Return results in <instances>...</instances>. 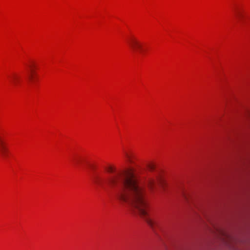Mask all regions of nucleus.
<instances>
[{
  "label": "nucleus",
  "instance_id": "nucleus-1",
  "mask_svg": "<svg viewBox=\"0 0 250 250\" xmlns=\"http://www.w3.org/2000/svg\"><path fill=\"white\" fill-rule=\"evenodd\" d=\"M93 182L97 185L104 188L106 182L111 188L116 187L119 184L123 187L116 194L117 199L123 206L130 208L138 212L153 228L155 222L148 214V205L145 198L144 188L139 186L136 172L132 169L123 173H117L111 176L106 181L99 175L93 177Z\"/></svg>",
  "mask_w": 250,
  "mask_h": 250
},
{
  "label": "nucleus",
  "instance_id": "nucleus-2",
  "mask_svg": "<svg viewBox=\"0 0 250 250\" xmlns=\"http://www.w3.org/2000/svg\"><path fill=\"white\" fill-rule=\"evenodd\" d=\"M128 44L134 52L143 51V45L142 43L135 38H131L128 41Z\"/></svg>",
  "mask_w": 250,
  "mask_h": 250
},
{
  "label": "nucleus",
  "instance_id": "nucleus-3",
  "mask_svg": "<svg viewBox=\"0 0 250 250\" xmlns=\"http://www.w3.org/2000/svg\"><path fill=\"white\" fill-rule=\"evenodd\" d=\"M0 154L3 158H5L8 155V149L6 143L3 139L0 136Z\"/></svg>",
  "mask_w": 250,
  "mask_h": 250
},
{
  "label": "nucleus",
  "instance_id": "nucleus-4",
  "mask_svg": "<svg viewBox=\"0 0 250 250\" xmlns=\"http://www.w3.org/2000/svg\"><path fill=\"white\" fill-rule=\"evenodd\" d=\"M161 183V181L158 179H155L150 178L146 182V185L150 190H152L157 183Z\"/></svg>",
  "mask_w": 250,
  "mask_h": 250
},
{
  "label": "nucleus",
  "instance_id": "nucleus-5",
  "mask_svg": "<svg viewBox=\"0 0 250 250\" xmlns=\"http://www.w3.org/2000/svg\"><path fill=\"white\" fill-rule=\"evenodd\" d=\"M10 79L13 84L16 86L21 81V77L17 73H13L10 76Z\"/></svg>",
  "mask_w": 250,
  "mask_h": 250
},
{
  "label": "nucleus",
  "instance_id": "nucleus-6",
  "mask_svg": "<svg viewBox=\"0 0 250 250\" xmlns=\"http://www.w3.org/2000/svg\"><path fill=\"white\" fill-rule=\"evenodd\" d=\"M235 14L236 17L237 18L238 21H240V22L242 21L243 18L244 17V15L243 14L242 11L237 8L235 11Z\"/></svg>",
  "mask_w": 250,
  "mask_h": 250
},
{
  "label": "nucleus",
  "instance_id": "nucleus-7",
  "mask_svg": "<svg viewBox=\"0 0 250 250\" xmlns=\"http://www.w3.org/2000/svg\"><path fill=\"white\" fill-rule=\"evenodd\" d=\"M35 73L34 70H31L30 72H28L27 75V79L29 82H33L35 80Z\"/></svg>",
  "mask_w": 250,
  "mask_h": 250
},
{
  "label": "nucleus",
  "instance_id": "nucleus-8",
  "mask_svg": "<svg viewBox=\"0 0 250 250\" xmlns=\"http://www.w3.org/2000/svg\"><path fill=\"white\" fill-rule=\"evenodd\" d=\"M149 170L152 171L154 169V166L152 164H149L147 166Z\"/></svg>",
  "mask_w": 250,
  "mask_h": 250
},
{
  "label": "nucleus",
  "instance_id": "nucleus-9",
  "mask_svg": "<svg viewBox=\"0 0 250 250\" xmlns=\"http://www.w3.org/2000/svg\"><path fill=\"white\" fill-rule=\"evenodd\" d=\"M28 66L29 68V72H30L31 69L34 70V67H35L34 63H31L30 64L28 65Z\"/></svg>",
  "mask_w": 250,
  "mask_h": 250
},
{
  "label": "nucleus",
  "instance_id": "nucleus-10",
  "mask_svg": "<svg viewBox=\"0 0 250 250\" xmlns=\"http://www.w3.org/2000/svg\"><path fill=\"white\" fill-rule=\"evenodd\" d=\"M107 171L109 172L113 173L114 172V168L112 167H108V168L107 169Z\"/></svg>",
  "mask_w": 250,
  "mask_h": 250
},
{
  "label": "nucleus",
  "instance_id": "nucleus-11",
  "mask_svg": "<svg viewBox=\"0 0 250 250\" xmlns=\"http://www.w3.org/2000/svg\"><path fill=\"white\" fill-rule=\"evenodd\" d=\"M74 162L75 163H76V164H77L79 162V160L75 159V160H74Z\"/></svg>",
  "mask_w": 250,
  "mask_h": 250
}]
</instances>
